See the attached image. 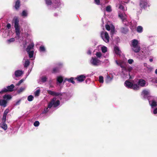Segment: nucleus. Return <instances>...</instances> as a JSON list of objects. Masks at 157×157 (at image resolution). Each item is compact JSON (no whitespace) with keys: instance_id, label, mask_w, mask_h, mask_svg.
I'll return each mask as SVG.
<instances>
[{"instance_id":"f257e3e1","label":"nucleus","mask_w":157,"mask_h":157,"mask_svg":"<svg viewBox=\"0 0 157 157\" xmlns=\"http://www.w3.org/2000/svg\"><path fill=\"white\" fill-rule=\"evenodd\" d=\"M142 96L144 98H147L149 101V103L152 108L157 106V101L152 100V101L150 100V98L152 97L150 96V92L149 90H144L142 92Z\"/></svg>"},{"instance_id":"f03ea898","label":"nucleus","mask_w":157,"mask_h":157,"mask_svg":"<svg viewBox=\"0 0 157 157\" xmlns=\"http://www.w3.org/2000/svg\"><path fill=\"white\" fill-rule=\"evenodd\" d=\"M59 105V100L56 101V98H53L48 103V108L44 109L43 111L44 113H46L48 111V108H50L52 106L56 107Z\"/></svg>"},{"instance_id":"7ed1b4c3","label":"nucleus","mask_w":157,"mask_h":157,"mask_svg":"<svg viewBox=\"0 0 157 157\" xmlns=\"http://www.w3.org/2000/svg\"><path fill=\"white\" fill-rule=\"evenodd\" d=\"M131 47L132 50L135 52H139L140 50V47L139 45V42L136 39H134L131 41Z\"/></svg>"},{"instance_id":"20e7f679","label":"nucleus","mask_w":157,"mask_h":157,"mask_svg":"<svg viewBox=\"0 0 157 157\" xmlns=\"http://www.w3.org/2000/svg\"><path fill=\"white\" fill-rule=\"evenodd\" d=\"M19 21L18 18L14 19V28H15V33L18 39L20 38V27L19 25Z\"/></svg>"},{"instance_id":"39448f33","label":"nucleus","mask_w":157,"mask_h":157,"mask_svg":"<svg viewBox=\"0 0 157 157\" xmlns=\"http://www.w3.org/2000/svg\"><path fill=\"white\" fill-rule=\"evenodd\" d=\"M90 63L94 66H98L101 64V62L96 57H92L90 60Z\"/></svg>"},{"instance_id":"423d86ee","label":"nucleus","mask_w":157,"mask_h":157,"mask_svg":"<svg viewBox=\"0 0 157 157\" xmlns=\"http://www.w3.org/2000/svg\"><path fill=\"white\" fill-rule=\"evenodd\" d=\"M14 86L13 84H11L10 86H8L6 88H4L0 91V94H2L6 92H11L13 90V89Z\"/></svg>"},{"instance_id":"0eeeda50","label":"nucleus","mask_w":157,"mask_h":157,"mask_svg":"<svg viewBox=\"0 0 157 157\" xmlns=\"http://www.w3.org/2000/svg\"><path fill=\"white\" fill-rule=\"evenodd\" d=\"M101 36L103 40L106 43L109 42V37L108 33L105 31H103L101 33Z\"/></svg>"},{"instance_id":"6e6552de","label":"nucleus","mask_w":157,"mask_h":157,"mask_svg":"<svg viewBox=\"0 0 157 157\" xmlns=\"http://www.w3.org/2000/svg\"><path fill=\"white\" fill-rule=\"evenodd\" d=\"M66 80L71 82L73 84H74L75 83V82L74 81L73 78L72 77L69 79L67 78L64 79L63 77L61 76H59V86H60V84L62 82H63V83H64Z\"/></svg>"},{"instance_id":"1a4fd4ad","label":"nucleus","mask_w":157,"mask_h":157,"mask_svg":"<svg viewBox=\"0 0 157 157\" xmlns=\"http://www.w3.org/2000/svg\"><path fill=\"white\" fill-rule=\"evenodd\" d=\"M140 6L141 8H145L149 6L147 0H140Z\"/></svg>"},{"instance_id":"9d476101","label":"nucleus","mask_w":157,"mask_h":157,"mask_svg":"<svg viewBox=\"0 0 157 157\" xmlns=\"http://www.w3.org/2000/svg\"><path fill=\"white\" fill-rule=\"evenodd\" d=\"M105 28L108 31L111 30V34H113L114 33L115 28L113 25H105Z\"/></svg>"},{"instance_id":"9b49d317","label":"nucleus","mask_w":157,"mask_h":157,"mask_svg":"<svg viewBox=\"0 0 157 157\" xmlns=\"http://www.w3.org/2000/svg\"><path fill=\"white\" fill-rule=\"evenodd\" d=\"M119 17L122 20L123 22L125 21L126 20V16L124 13H121L120 11L118 12Z\"/></svg>"},{"instance_id":"f8f14e48","label":"nucleus","mask_w":157,"mask_h":157,"mask_svg":"<svg viewBox=\"0 0 157 157\" xmlns=\"http://www.w3.org/2000/svg\"><path fill=\"white\" fill-rule=\"evenodd\" d=\"M86 77L84 75H80L78 76L76 78L77 80L80 82H82L85 79Z\"/></svg>"},{"instance_id":"ddd939ff","label":"nucleus","mask_w":157,"mask_h":157,"mask_svg":"<svg viewBox=\"0 0 157 157\" xmlns=\"http://www.w3.org/2000/svg\"><path fill=\"white\" fill-rule=\"evenodd\" d=\"M138 85L142 87L145 86L146 84L145 81L142 79H140L138 81Z\"/></svg>"},{"instance_id":"4468645a","label":"nucleus","mask_w":157,"mask_h":157,"mask_svg":"<svg viewBox=\"0 0 157 157\" xmlns=\"http://www.w3.org/2000/svg\"><path fill=\"white\" fill-rule=\"evenodd\" d=\"M7 101L4 99H0V105L5 107L7 106Z\"/></svg>"},{"instance_id":"2eb2a0df","label":"nucleus","mask_w":157,"mask_h":157,"mask_svg":"<svg viewBox=\"0 0 157 157\" xmlns=\"http://www.w3.org/2000/svg\"><path fill=\"white\" fill-rule=\"evenodd\" d=\"M21 6L20 0H17L15 3L14 7L16 10H18Z\"/></svg>"},{"instance_id":"dca6fc26","label":"nucleus","mask_w":157,"mask_h":157,"mask_svg":"<svg viewBox=\"0 0 157 157\" xmlns=\"http://www.w3.org/2000/svg\"><path fill=\"white\" fill-rule=\"evenodd\" d=\"M132 83L128 81H126L124 83L125 86L129 88H132Z\"/></svg>"},{"instance_id":"f3484780","label":"nucleus","mask_w":157,"mask_h":157,"mask_svg":"<svg viewBox=\"0 0 157 157\" xmlns=\"http://www.w3.org/2000/svg\"><path fill=\"white\" fill-rule=\"evenodd\" d=\"M34 47V44L33 43L29 45L26 49V51L27 52H29L31 50L33 49Z\"/></svg>"},{"instance_id":"a211bd4d","label":"nucleus","mask_w":157,"mask_h":157,"mask_svg":"<svg viewBox=\"0 0 157 157\" xmlns=\"http://www.w3.org/2000/svg\"><path fill=\"white\" fill-rule=\"evenodd\" d=\"M12 98L11 95L9 94H5L3 96V98L6 99V101L11 99Z\"/></svg>"},{"instance_id":"6ab92c4d","label":"nucleus","mask_w":157,"mask_h":157,"mask_svg":"<svg viewBox=\"0 0 157 157\" xmlns=\"http://www.w3.org/2000/svg\"><path fill=\"white\" fill-rule=\"evenodd\" d=\"M22 74V72L21 71L17 70L15 72V75L17 77L21 76Z\"/></svg>"},{"instance_id":"aec40b11","label":"nucleus","mask_w":157,"mask_h":157,"mask_svg":"<svg viewBox=\"0 0 157 157\" xmlns=\"http://www.w3.org/2000/svg\"><path fill=\"white\" fill-rule=\"evenodd\" d=\"M48 93L51 95L53 96H58L59 95V93H56L54 91H52L50 90H48L47 91Z\"/></svg>"},{"instance_id":"412c9836","label":"nucleus","mask_w":157,"mask_h":157,"mask_svg":"<svg viewBox=\"0 0 157 157\" xmlns=\"http://www.w3.org/2000/svg\"><path fill=\"white\" fill-rule=\"evenodd\" d=\"M116 63L117 65L120 66L121 68H124V67L122 65L124 63V61H119V62H118L117 60H116Z\"/></svg>"},{"instance_id":"4be33fe9","label":"nucleus","mask_w":157,"mask_h":157,"mask_svg":"<svg viewBox=\"0 0 157 157\" xmlns=\"http://www.w3.org/2000/svg\"><path fill=\"white\" fill-rule=\"evenodd\" d=\"M1 127L5 130H6L7 128V125L4 121H2V124H1Z\"/></svg>"},{"instance_id":"5701e85b","label":"nucleus","mask_w":157,"mask_h":157,"mask_svg":"<svg viewBox=\"0 0 157 157\" xmlns=\"http://www.w3.org/2000/svg\"><path fill=\"white\" fill-rule=\"evenodd\" d=\"M114 51L115 52V53L117 55H120L121 53V51H120L119 48L117 46H115L114 48Z\"/></svg>"},{"instance_id":"b1692460","label":"nucleus","mask_w":157,"mask_h":157,"mask_svg":"<svg viewBox=\"0 0 157 157\" xmlns=\"http://www.w3.org/2000/svg\"><path fill=\"white\" fill-rule=\"evenodd\" d=\"M131 88L133 89L134 90H137L139 89V86L138 85L136 84H135L134 85L132 84Z\"/></svg>"},{"instance_id":"393cba45","label":"nucleus","mask_w":157,"mask_h":157,"mask_svg":"<svg viewBox=\"0 0 157 157\" xmlns=\"http://www.w3.org/2000/svg\"><path fill=\"white\" fill-rule=\"evenodd\" d=\"M143 27L140 26H138L137 28V31L138 32L141 33L143 31Z\"/></svg>"},{"instance_id":"a878e982","label":"nucleus","mask_w":157,"mask_h":157,"mask_svg":"<svg viewBox=\"0 0 157 157\" xmlns=\"http://www.w3.org/2000/svg\"><path fill=\"white\" fill-rule=\"evenodd\" d=\"M29 55V57L30 58H32L33 57L34 51H29V52H27Z\"/></svg>"},{"instance_id":"bb28decb","label":"nucleus","mask_w":157,"mask_h":157,"mask_svg":"<svg viewBox=\"0 0 157 157\" xmlns=\"http://www.w3.org/2000/svg\"><path fill=\"white\" fill-rule=\"evenodd\" d=\"M30 62L28 59L26 60L25 61V63L24 64V66L25 67H27L29 65Z\"/></svg>"},{"instance_id":"cd10ccee","label":"nucleus","mask_w":157,"mask_h":157,"mask_svg":"<svg viewBox=\"0 0 157 157\" xmlns=\"http://www.w3.org/2000/svg\"><path fill=\"white\" fill-rule=\"evenodd\" d=\"M119 9L121 10H122L123 11H124L127 10L126 7L125 8L124 6L121 5H120L119 7Z\"/></svg>"},{"instance_id":"c85d7f7f","label":"nucleus","mask_w":157,"mask_h":157,"mask_svg":"<svg viewBox=\"0 0 157 157\" xmlns=\"http://www.w3.org/2000/svg\"><path fill=\"white\" fill-rule=\"evenodd\" d=\"M101 49L103 53L106 52L107 51V48L105 46H103L101 47Z\"/></svg>"},{"instance_id":"c756f323","label":"nucleus","mask_w":157,"mask_h":157,"mask_svg":"<svg viewBox=\"0 0 157 157\" xmlns=\"http://www.w3.org/2000/svg\"><path fill=\"white\" fill-rule=\"evenodd\" d=\"M54 3L55 4L54 6H55V8H56L58 7L59 6V3L58 1L59 0H54Z\"/></svg>"},{"instance_id":"7c9ffc66","label":"nucleus","mask_w":157,"mask_h":157,"mask_svg":"<svg viewBox=\"0 0 157 157\" xmlns=\"http://www.w3.org/2000/svg\"><path fill=\"white\" fill-rule=\"evenodd\" d=\"M40 90L39 89L37 90L35 92L34 94L35 96H38L40 93Z\"/></svg>"},{"instance_id":"2f4dec72","label":"nucleus","mask_w":157,"mask_h":157,"mask_svg":"<svg viewBox=\"0 0 157 157\" xmlns=\"http://www.w3.org/2000/svg\"><path fill=\"white\" fill-rule=\"evenodd\" d=\"M106 10L108 12H110L112 11L111 7L110 6H107L106 8Z\"/></svg>"},{"instance_id":"473e14b6","label":"nucleus","mask_w":157,"mask_h":157,"mask_svg":"<svg viewBox=\"0 0 157 157\" xmlns=\"http://www.w3.org/2000/svg\"><path fill=\"white\" fill-rule=\"evenodd\" d=\"M45 1L47 5H51L52 4L51 0H45Z\"/></svg>"},{"instance_id":"72a5a7b5","label":"nucleus","mask_w":157,"mask_h":157,"mask_svg":"<svg viewBox=\"0 0 157 157\" xmlns=\"http://www.w3.org/2000/svg\"><path fill=\"white\" fill-rule=\"evenodd\" d=\"M33 98L34 97L33 96L30 95L28 97L27 99L28 101H33Z\"/></svg>"},{"instance_id":"f704fd0d","label":"nucleus","mask_w":157,"mask_h":157,"mask_svg":"<svg viewBox=\"0 0 157 157\" xmlns=\"http://www.w3.org/2000/svg\"><path fill=\"white\" fill-rule=\"evenodd\" d=\"M96 56L98 58H100L101 57L102 54L100 52H97L95 54Z\"/></svg>"},{"instance_id":"c9c22d12","label":"nucleus","mask_w":157,"mask_h":157,"mask_svg":"<svg viewBox=\"0 0 157 157\" xmlns=\"http://www.w3.org/2000/svg\"><path fill=\"white\" fill-rule=\"evenodd\" d=\"M112 78H110L109 76H108L107 77L106 79V83H109L112 80Z\"/></svg>"},{"instance_id":"e433bc0d","label":"nucleus","mask_w":157,"mask_h":157,"mask_svg":"<svg viewBox=\"0 0 157 157\" xmlns=\"http://www.w3.org/2000/svg\"><path fill=\"white\" fill-rule=\"evenodd\" d=\"M15 40V39L14 38H11L9 39V40H8L7 41L8 43H10L12 42H13Z\"/></svg>"},{"instance_id":"4c0bfd02","label":"nucleus","mask_w":157,"mask_h":157,"mask_svg":"<svg viewBox=\"0 0 157 157\" xmlns=\"http://www.w3.org/2000/svg\"><path fill=\"white\" fill-rule=\"evenodd\" d=\"M40 52H45V48L43 46H41L40 47Z\"/></svg>"},{"instance_id":"58836bf2","label":"nucleus","mask_w":157,"mask_h":157,"mask_svg":"<svg viewBox=\"0 0 157 157\" xmlns=\"http://www.w3.org/2000/svg\"><path fill=\"white\" fill-rule=\"evenodd\" d=\"M27 13L26 12V11L25 10H23L22 11V16H25L26 17L27 16Z\"/></svg>"},{"instance_id":"ea45409f","label":"nucleus","mask_w":157,"mask_h":157,"mask_svg":"<svg viewBox=\"0 0 157 157\" xmlns=\"http://www.w3.org/2000/svg\"><path fill=\"white\" fill-rule=\"evenodd\" d=\"M40 123L38 121H36L34 123V125L35 127H37L39 125Z\"/></svg>"},{"instance_id":"a19ab883","label":"nucleus","mask_w":157,"mask_h":157,"mask_svg":"<svg viewBox=\"0 0 157 157\" xmlns=\"http://www.w3.org/2000/svg\"><path fill=\"white\" fill-rule=\"evenodd\" d=\"M99 81L101 83H103V78L102 76H100L99 77Z\"/></svg>"},{"instance_id":"79ce46f5","label":"nucleus","mask_w":157,"mask_h":157,"mask_svg":"<svg viewBox=\"0 0 157 157\" xmlns=\"http://www.w3.org/2000/svg\"><path fill=\"white\" fill-rule=\"evenodd\" d=\"M6 115L3 114L2 119V121H4V122H6Z\"/></svg>"},{"instance_id":"37998d69","label":"nucleus","mask_w":157,"mask_h":157,"mask_svg":"<svg viewBox=\"0 0 157 157\" xmlns=\"http://www.w3.org/2000/svg\"><path fill=\"white\" fill-rule=\"evenodd\" d=\"M9 112V109H7L4 111L3 114L7 115V114Z\"/></svg>"},{"instance_id":"c03bdc74","label":"nucleus","mask_w":157,"mask_h":157,"mask_svg":"<svg viewBox=\"0 0 157 157\" xmlns=\"http://www.w3.org/2000/svg\"><path fill=\"white\" fill-rule=\"evenodd\" d=\"M58 70V68H54L53 69L52 71V73H56L57 71Z\"/></svg>"},{"instance_id":"a18cd8bd","label":"nucleus","mask_w":157,"mask_h":157,"mask_svg":"<svg viewBox=\"0 0 157 157\" xmlns=\"http://www.w3.org/2000/svg\"><path fill=\"white\" fill-rule=\"evenodd\" d=\"M47 78L46 77H42L41 78V81L42 82H45L47 80Z\"/></svg>"},{"instance_id":"49530a36","label":"nucleus","mask_w":157,"mask_h":157,"mask_svg":"<svg viewBox=\"0 0 157 157\" xmlns=\"http://www.w3.org/2000/svg\"><path fill=\"white\" fill-rule=\"evenodd\" d=\"M133 62V60L131 59H129L128 60V62L129 64H132Z\"/></svg>"},{"instance_id":"de8ad7c7","label":"nucleus","mask_w":157,"mask_h":157,"mask_svg":"<svg viewBox=\"0 0 157 157\" xmlns=\"http://www.w3.org/2000/svg\"><path fill=\"white\" fill-rule=\"evenodd\" d=\"M23 79L20 80L17 83V86L20 85L23 82Z\"/></svg>"},{"instance_id":"09e8293b","label":"nucleus","mask_w":157,"mask_h":157,"mask_svg":"<svg viewBox=\"0 0 157 157\" xmlns=\"http://www.w3.org/2000/svg\"><path fill=\"white\" fill-rule=\"evenodd\" d=\"M11 25L10 23L7 24L6 27L8 29H10L11 28Z\"/></svg>"},{"instance_id":"8fccbe9b","label":"nucleus","mask_w":157,"mask_h":157,"mask_svg":"<svg viewBox=\"0 0 157 157\" xmlns=\"http://www.w3.org/2000/svg\"><path fill=\"white\" fill-rule=\"evenodd\" d=\"M95 3L97 5H99L100 3L99 0H94Z\"/></svg>"},{"instance_id":"3c124183","label":"nucleus","mask_w":157,"mask_h":157,"mask_svg":"<svg viewBox=\"0 0 157 157\" xmlns=\"http://www.w3.org/2000/svg\"><path fill=\"white\" fill-rule=\"evenodd\" d=\"M24 88H21L19 90H18L19 93H20L24 90Z\"/></svg>"},{"instance_id":"603ef678","label":"nucleus","mask_w":157,"mask_h":157,"mask_svg":"<svg viewBox=\"0 0 157 157\" xmlns=\"http://www.w3.org/2000/svg\"><path fill=\"white\" fill-rule=\"evenodd\" d=\"M153 113L154 114H156L157 113V108L155 109L153 111Z\"/></svg>"},{"instance_id":"864d4df0","label":"nucleus","mask_w":157,"mask_h":157,"mask_svg":"<svg viewBox=\"0 0 157 157\" xmlns=\"http://www.w3.org/2000/svg\"><path fill=\"white\" fill-rule=\"evenodd\" d=\"M20 100H19V101H17V102H16L15 104V105H19L20 104Z\"/></svg>"},{"instance_id":"5fc2aeb1","label":"nucleus","mask_w":157,"mask_h":157,"mask_svg":"<svg viewBox=\"0 0 157 157\" xmlns=\"http://www.w3.org/2000/svg\"><path fill=\"white\" fill-rule=\"evenodd\" d=\"M59 99H60V96H62L63 97V98L64 97V96H65L66 95V94H65L64 93V94H63V95H62V94H61L60 93H59Z\"/></svg>"},{"instance_id":"6e6d98bb","label":"nucleus","mask_w":157,"mask_h":157,"mask_svg":"<svg viewBox=\"0 0 157 157\" xmlns=\"http://www.w3.org/2000/svg\"><path fill=\"white\" fill-rule=\"evenodd\" d=\"M57 84L59 83V76H57Z\"/></svg>"},{"instance_id":"4d7b16f0","label":"nucleus","mask_w":157,"mask_h":157,"mask_svg":"<svg viewBox=\"0 0 157 157\" xmlns=\"http://www.w3.org/2000/svg\"><path fill=\"white\" fill-rule=\"evenodd\" d=\"M87 53L88 55H90L91 54V51L90 50H89L87 52Z\"/></svg>"},{"instance_id":"13d9d810","label":"nucleus","mask_w":157,"mask_h":157,"mask_svg":"<svg viewBox=\"0 0 157 157\" xmlns=\"http://www.w3.org/2000/svg\"><path fill=\"white\" fill-rule=\"evenodd\" d=\"M149 61L150 62H152L153 61V59H149Z\"/></svg>"},{"instance_id":"bf43d9fd","label":"nucleus","mask_w":157,"mask_h":157,"mask_svg":"<svg viewBox=\"0 0 157 157\" xmlns=\"http://www.w3.org/2000/svg\"><path fill=\"white\" fill-rule=\"evenodd\" d=\"M155 73L157 75V69L155 70Z\"/></svg>"},{"instance_id":"052dcab7","label":"nucleus","mask_w":157,"mask_h":157,"mask_svg":"<svg viewBox=\"0 0 157 157\" xmlns=\"http://www.w3.org/2000/svg\"><path fill=\"white\" fill-rule=\"evenodd\" d=\"M156 83H157V81H156Z\"/></svg>"}]
</instances>
